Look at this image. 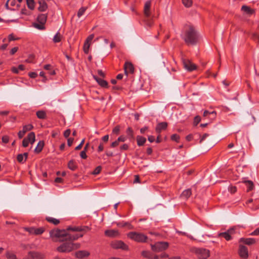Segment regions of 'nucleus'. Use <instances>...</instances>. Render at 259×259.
Returning a JSON list of instances; mask_svg holds the SVG:
<instances>
[{
    "label": "nucleus",
    "instance_id": "nucleus-1",
    "mask_svg": "<svg viewBox=\"0 0 259 259\" xmlns=\"http://www.w3.org/2000/svg\"><path fill=\"white\" fill-rule=\"evenodd\" d=\"M182 37L188 45H196L199 40V35L194 27L191 25H186L183 29Z\"/></svg>",
    "mask_w": 259,
    "mask_h": 259
},
{
    "label": "nucleus",
    "instance_id": "nucleus-2",
    "mask_svg": "<svg viewBox=\"0 0 259 259\" xmlns=\"http://www.w3.org/2000/svg\"><path fill=\"white\" fill-rule=\"evenodd\" d=\"M57 248L60 252H69L80 247L79 243H74L70 241H65Z\"/></svg>",
    "mask_w": 259,
    "mask_h": 259
},
{
    "label": "nucleus",
    "instance_id": "nucleus-3",
    "mask_svg": "<svg viewBox=\"0 0 259 259\" xmlns=\"http://www.w3.org/2000/svg\"><path fill=\"white\" fill-rule=\"evenodd\" d=\"M50 237L54 241H67V233L64 230H52L50 232Z\"/></svg>",
    "mask_w": 259,
    "mask_h": 259
},
{
    "label": "nucleus",
    "instance_id": "nucleus-4",
    "mask_svg": "<svg viewBox=\"0 0 259 259\" xmlns=\"http://www.w3.org/2000/svg\"><path fill=\"white\" fill-rule=\"evenodd\" d=\"M131 239L138 242H145L147 239V237L142 233L136 232H131L127 235Z\"/></svg>",
    "mask_w": 259,
    "mask_h": 259
},
{
    "label": "nucleus",
    "instance_id": "nucleus-5",
    "mask_svg": "<svg viewBox=\"0 0 259 259\" xmlns=\"http://www.w3.org/2000/svg\"><path fill=\"white\" fill-rule=\"evenodd\" d=\"M194 251L199 259H206L209 256V251L206 249L196 248Z\"/></svg>",
    "mask_w": 259,
    "mask_h": 259
},
{
    "label": "nucleus",
    "instance_id": "nucleus-6",
    "mask_svg": "<svg viewBox=\"0 0 259 259\" xmlns=\"http://www.w3.org/2000/svg\"><path fill=\"white\" fill-rule=\"evenodd\" d=\"M168 247V243L166 242H158L151 245L152 249L155 252H160L165 250Z\"/></svg>",
    "mask_w": 259,
    "mask_h": 259
},
{
    "label": "nucleus",
    "instance_id": "nucleus-7",
    "mask_svg": "<svg viewBox=\"0 0 259 259\" xmlns=\"http://www.w3.org/2000/svg\"><path fill=\"white\" fill-rule=\"evenodd\" d=\"M111 246L114 249H121L127 250L128 246L121 240H115L111 242Z\"/></svg>",
    "mask_w": 259,
    "mask_h": 259
},
{
    "label": "nucleus",
    "instance_id": "nucleus-8",
    "mask_svg": "<svg viewBox=\"0 0 259 259\" xmlns=\"http://www.w3.org/2000/svg\"><path fill=\"white\" fill-rule=\"evenodd\" d=\"M44 255L40 253L34 251H30L28 252L26 256L22 259H41L43 258Z\"/></svg>",
    "mask_w": 259,
    "mask_h": 259
},
{
    "label": "nucleus",
    "instance_id": "nucleus-9",
    "mask_svg": "<svg viewBox=\"0 0 259 259\" xmlns=\"http://www.w3.org/2000/svg\"><path fill=\"white\" fill-rule=\"evenodd\" d=\"M238 253L242 259H247L248 257V249L244 245H240L239 246Z\"/></svg>",
    "mask_w": 259,
    "mask_h": 259
},
{
    "label": "nucleus",
    "instance_id": "nucleus-10",
    "mask_svg": "<svg viewBox=\"0 0 259 259\" xmlns=\"http://www.w3.org/2000/svg\"><path fill=\"white\" fill-rule=\"evenodd\" d=\"M183 65L184 68L189 71H193L197 68L196 65L189 60H184Z\"/></svg>",
    "mask_w": 259,
    "mask_h": 259
},
{
    "label": "nucleus",
    "instance_id": "nucleus-11",
    "mask_svg": "<svg viewBox=\"0 0 259 259\" xmlns=\"http://www.w3.org/2000/svg\"><path fill=\"white\" fill-rule=\"evenodd\" d=\"M234 230L233 229H230L226 232L219 233L218 236L220 237H224L226 240L229 241L232 239L231 235L234 233Z\"/></svg>",
    "mask_w": 259,
    "mask_h": 259
},
{
    "label": "nucleus",
    "instance_id": "nucleus-12",
    "mask_svg": "<svg viewBox=\"0 0 259 259\" xmlns=\"http://www.w3.org/2000/svg\"><path fill=\"white\" fill-rule=\"evenodd\" d=\"M124 70L125 74L127 75L128 73L132 74L134 72V67L133 65L128 62L125 63L124 65Z\"/></svg>",
    "mask_w": 259,
    "mask_h": 259
},
{
    "label": "nucleus",
    "instance_id": "nucleus-13",
    "mask_svg": "<svg viewBox=\"0 0 259 259\" xmlns=\"http://www.w3.org/2000/svg\"><path fill=\"white\" fill-rule=\"evenodd\" d=\"M150 7H151V1H147L144 5V12L146 17L148 18L150 16Z\"/></svg>",
    "mask_w": 259,
    "mask_h": 259
},
{
    "label": "nucleus",
    "instance_id": "nucleus-14",
    "mask_svg": "<svg viewBox=\"0 0 259 259\" xmlns=\"http://www.w3.org/2000/svg\"><path fill=\"white\" fill-rule=\"evenodd\" d=\"M167 127V123L166 122H162L157 124L155 131L156 133L159 134L162 130H165Z\"/></svg>",
    "mask_w": 259,
    "mask_h": 259
},
{
    "label": "nucleus",
    "instance_id": "nucleus-15",
    "mask_svg": "<svg viewBox=\"0 0 259 259\" xmlns=\"http://www.w3.org/2000/svg\"><path fill=\"white\" fill-rule=\"evenodd\" d=\"M105 234L109 237H116L119 235V232L116 230H107L105 231Z\"/></svg>",
    "mask_w": 259,
    "mask_h": 259
},
{
    "label": "nucleus",
    "instance_id": "nucleus-16",
    "mask_svg": "<svg viewBox=\"0 0 259 259\" xmlns=\"http://www.w3.org/2000/svg\"><path fill=\"white\" fill-rule=\"evenodd\" d=\"M242 182L244 183L247 187V192L252 190L254 188V184L252 181L250 180H246L245 179H243Z\"/></svg>",
    "mask_w": 259,
    "mask_h": 259
},
{
    "label": "nucleus",
    "instance_id": "nucleus-17",
    "mask_svg": "<svg viewBox=\"0 0 259 259\" xmlns=\"http://www.w3.org/2000/svg\"><path fill=\"white\" fill-rule=\"evenodd\" d=\"M83 236V234H72L70 233H67V241H70L71 242H73L74 240H77L79 237H82Z\"/></svg>",
    "mask_w": 259,
    "mask_h": 259
},
{
    "label": "nucleus",
    "instance_id": "nucleus-18",
    "mask_svg": "<svg viewBox=\"0 0 259 259\" xmlns=\"http://www.w3.org/2000/svg\"><path fill=\"white\" fill-rule=\"evenodd\" d=\"M89 254V252L86 250H79L75 253L76 257L78 258H82L88 256Z\"/></svg>",
    "mask_w": 259,
    "mask_h": 259
},
{
    "label": "nucleus",
    "instance_id": "nucleus-19",
    "mask_svg": "<svg viewBox=\"0 0 259 259\" xmlns=\"http://www.w3.org/2000/svg\"><path fill=\"white\" fill-rule=\"evenodd\" d=\"M240 242H243L246 245H250L254 244L256 242V241L254 238H241L240 239Z\"/></svg>",
    "mask_w": 259,
    "mask_h": 259
},
{
    "label": "nucleus",
    "instance_id": "nucleus-20",
    "mask_svg": "<svg viewBox=\"0 0 259 259\" xmlns=\"http://www.w3.org/2000/svg\"><path fill=\"white\" fill-rule=\"evenodd\" d=\"M39 7L38 10L40 12H44L48 9V5L44 0H38Z\"/></svg>",
    "mask_w": 259,
    "mask_h": 259
},
{
    "label": "nucleus",
    "instance_id": "nucleus-21",
    "mask_svg": "<svg viewBox=\"0 0 259 259\" xmlns=\"http://www.w3.org/2000/svg\"><path fill=\"white\" fill-rule=\"evenodd\" d=\"M94 79L97 81L98 84L102 87L106 88L108 86V82L101 78H98L96 76H94Z\"/></svg>",
    "mask_w": 259,
    "mask_h": 259
},
{
    "label": "nucleus",
    "instance_id": "nucleus-22",
    "mask_svg": "<svg viewBox=\"0 0 259 259\" xmlns=\"http://www.w3.org/2000/svg\"><path fill=\"white\" fill-rule=\"evenodd\" d=\"M241 11L248 15H252L254 13V11L247 6H242Z\"/></svg>",
    "mask_w": 259,
    "mask_h": 259
},
{
    "label": "nucleus",
    "instance_id": "nucleus-23",
    "mask_svg": "<svg viewBox=\"0 0 259 259\" xmlns=\"http://www.w3.org/2000/svg\"><path fill=\"white\" fill-rule=\"evenodd\" d=\"M47 19V15L45 14H39L37 17V22L42 24H45Z\"/></svg>",
    "mask_w": 259,
    "mask_h": 259
},
{
    "label": "nucleus",
    "instance_id": "nucleus-24",
    "mask_svg": "<svg viewBox=\"0 0 259 259\" xmlns=\"http://www.w3.org/2000/svg\"><path fill=\"white\" fill-rule=\"evenodd\" d=\"M36 115L38 118L40 119H45L47 118V113L44 110H39L36 113Z\"/></svg>",
    "mask_w": 259,
    "mask_h": 259
},
{
    "label": "nucleus",
    "instance_id": "nucleus-25",
    "mask_svg": "<svg viewBox=\"0 0 259 259\" xmlns=\"http://www.w3.org/2000/svg\"><path fill=\"white\" fill-rule=\"evenodd\" d=\"M44 145L45 143L44 141H40L34 149L35 152L36 153H40L42 151Z\"/></svg>",
    "mask_w": 259,
    "mask_h": 259
},
{
    "label": "nucleus",
    "instance_id": "nucleus-26",
    "mask_svg": "<svg viewBox=\"0 0 259 259\" xmlns=\"http://www.w3.org/2000/svg\"><path fill=\"white\" fill-rule=\"evenodd\" d=\"M215 116L216 113L214 111L209 112L207 110H205L203 112V116L209 118H214L215 117Z\"/></svg>",
    "mask_w": 259,
    "mask_h": 259
},
{
    "label": "nucleus",
    "instance_id": "nucleus-27",
    "mask_svg": "<svg viewBox=\"0 0 259 259\" xmlns=\"http://www.w3.org/2000/svg\"><path fill=\"white\" fill-rule=\"evenodd\" d=\"M26 139H28V141L29 143H30V144H33L35 140V136L34 133L31 132L29 133L26 137Z\"/></svg>",
    "mask_w": 259,
    "mask_h": 259
},
{
    "label": "nucleus",
    "instance_id": "nucleus-28",
    "mask_svg": "<svg viewBox=\"0 0 259 259\" xmlns=\"http://www.w3.org/2000/svg\"><path fill=\"white\" fill-rule=\"evenodd\" d=\"M137 144L139 146H143L146 141V139L142 136L137 137Z\"/></svg>",
    "mask_w": 259,
    "mask_h": 259
},
{
    "label": "nucleus",
    "instance_id": "nucleus-29",
    "mask_svg": "<svg viewBox=\"0 0 259 259\" xmlns=\"http://www.w3.org/2000/svg\"><path fill=\"white\" fill-rule=\"evenodd\" d=\"M192 194L191 190L190 189H188L184 190L182 194L181 197L184 198L185 199H188Z\"/></svg>",
    "mask_w": 259,
    "mask_h": 259
},
{
    "label": "nucleus",
    "instance_id": "nucleus-30",
    "mask_svg": "<svg viewBox=\"0 0 259 259\" xmlns=\"http://www.w3.org/2000/svg\"><path fill=\"white\" fill-rule=\"evenodd\" d=\"M68 167L72 170H75L77 168L76 163L73 160H71L68 162Z\"/></svg>",
    "mask_w": 259,
    "mask_h": 259
},
{
    "label": "nucleus",
    "instance_id": "nucleus-31",
    "mask_svg": "<svg viewBox=\"0 0 259 259\" xmlns=\"http://www.w3.org/2000/svg\"><path fill=\"white\" fill-rule=\"evenodd\" d=\"M46 220L48 222L52 223L55 225H57L58 224H59L60 223V221L58 219H55V218H54L52 217H47Z\"/></svg>",
    "mask_w": 259,
    "mask_h": 259
},
{
    "label": "nucleus",
    "instance_id": "nucleus-32",
    "mask_svg": "<svg viewBox=\"0 0 259 259\" xmlns=\"http://www.w3.org/2000/svg\"><path fill=\"white\" fill-rule=\"evenodd\" d=\"M6 256L7 259H18L16 255L10 251H7L6 252Z\"/></svg>",
    "mask_w": 259,
    "mask_h": 259
},
{
    "label": "nucleus",
    "instance_id": "nucleus-33",
    "mask_svg": "<svg viewBox=\"0 0 259 259\" xmlns=\"http://www.w3.org/2000/svg\"><path fill=\"white\" fill-rule=\"evenodd\" d=\"M53 41L55 43L59 42L61 40V35L58 32L53 38Z\"/></svg>",
    "mask_w": 259,
    "mask_h": 259
},
{
    "label": "nucleus",
    "instance_id": "nucleus-34",
    "mask_svg": "<svg viewBox=\"0 0 259 259\" xmlns=\"http://www.w3.org/2000/svg\"><path fill=\"white\" fill-rule=\"evenodd\" d=\"M33 26L39 30H43L45 28V24L40 23H33Z\"/></svg>",
    "mask_w": 259,
    "mask_h": 259
},
{
    "label": "nucleus",
    "instance_id": "nucleus-35",
    "mask_svg": "<svg viewBox=\"0 0 259 259\" xmlns=\"http://www.w3.org/2000/svg\"><path fill=\"white\" fill-rule=\"evenodd\" d=\"M45 229L42 227L35 228H34V235H40L44 233Z\"/></svg>",
    "mask_w": 259,
    "mask_h": 259
},
{
    "label": "nucleus",
    "instance_id": "nucleus-36",
    "mask_svg": "<svg viewBox=\"0 0 259 259\" xmlns=\"http://www.w3.org/2000/svg\"><path fill=\"white\" fill-rule=\"evenodd\" d=\"M90 46V43L85 41L83 45V51L85 54H88L89 52V48Z\"/></svg>",
    "mask_w": 259,
    "mask_h": 259
},
{
    "label": "nucleus",
    "instance_id": "nucleus-37",
    "mask_svg": "<svg viewBox=\"0 0 259 259\" xmlns=\"http://www.w3.org/2000/svg\"><path fill=\"white\" fill-rule=\"evenodd\" d=\"M68 231H72L74 232H81V230L80 229V226H75V227H69L67 229Z\"/></svg>",
    "mask_w": 259,
    "mask_h": 259
},
{
    "label": "nucleus",
    "instance_id": "nucleus-38",
    "mask_svg": "<svg viewBox=\"0 0 259 259\" xmlns=\"http://www.w3.org/2000/svg\"><path fill=\"white\" fill-rule=\"evenodd\" d=\"M33 128V126L31 124H29L25 125L23 126L22 131H24L25 133H26L27 132L32 130Z\"/></svg>",
    "mask_w": 259,
    "mask_h": 259
},
{
    "label": "nucleus",
    "instance_id": "nucleus-39",
    "mask_svg": "<svg viewBox=\"0 0 259 259\" xmlns=\"http://www.w3.org/2000/svg\"><path fill=\"white\" fill-rule=\"evenodd\" d=\"M87 8V7H81L80 8L78 12H77V16L78 18H80L81 16L83 15L85 11H86Z\"/></svg>",
    "mask_w": 259,
    "mask_h": 259
},
{
    "label": "nucleus",
    "instance_id": "nucleus-40",
    "mask_svg": "<svg viewBox=\"0 0 259 259\" xmlns=\"http://www.w3.org/2000/svg\"><path fill=\"white\" fill-rule=\"evenodd\" d=\"M28 7L30 10H33L34 8V0H26Z\"/></svg>",
    "mask_w": 259,
    "mask_h": 259
},
{
    "label": "nucleus",
    "instance_id": "nucleus-41",
    "mask_svg": "<svg viewBox=\"0 0 259 259\" xmlns=\"http://www.w3.org/2000/svg\"><path fill=\"white\" fill-rule=\"evenodd\" d=\"M182 3L187 8L190 7L192 5V0H182Z\"/></svg>",
    "mask_w": 259,
    "mask_h": 259
},
{
    "label": "nucleus",
    "instance_id": "nucleus-42",
    "mask_svg": "<svg viewBox=\"0 0 259 259\" xmlns=\"http://www.w3.org/2000/svg\"><path fill=\"white\" fill-rule=\"evenodd\" d=\"M101 169L102 167L101 166H98L94 169L92 174L95 175H98L101 172Z\"/></svg>",
    "mask_w": 259,
    "mask_h": 259
},
{
    "label": "nucleus",
    "instance_id": "nucleus-43",
    "mask_svg": "<svg viewBox=\"0 0 259 259\" xmlns=\"http://www.w3.org/2000/svg\"><path fill=\"white\" fill-rule=\"evenodd\" d=\"M24 229L29 232L30 234H34V227H26Z\"/></svg>",
    "mask_w": 259,
    "mask_h": 259
},
{
    "label": "nucleus",
    "instance_id": "nucleus-44",
    "mask_svg": "<svg viewBox=\"0 0 259 259\" xmlns=\"http://www.w3.org/2000/svg\"><path fill=\"white\" fill-rule=\"evenodd\" d=\"M171 139L177 142H178L180 140V136L177 134H173L171 136Z\"/></svg>",
    "mask_w": 259,
    "mask_h": 259
},
{
    "label": "nucleus",
    "instance_id": "nucleus-45",
    "mask_svg": "<svg viewBox=\"0 0 259 259\" xmlns=\"http://www.w3.org/2000/svg\"><path fill=\"white\" fill-rule=\"evenodd\" d=\"M17 159L19 162H23L24 161V155L22 154H19L17 155Z\"/></svg>",
    "mask_w": 259,
    "mask_h": 259
},
{
    "label": "nucleus",
    "instance_id": "nucleus-46",
    "mask_svg": "<svg viewBox=\"0 0 259 259\" xmlns=\"http://www.w3.org/2000/svg\"><path fill=\"white\" fill-rule=\"evenodd\" d=\"M126 133L131 138H133V131L131 127H129L127 128Z\"/></svg>",
    "mask_w": 259,
    "mask_h": 259
},
{
    "label": "nucleus",
    "instance_id": "nucleus-47",
    "mask_svg": "<svg viewBox=\"0 0 259 259\" xmlns=\"http://www.w3.org/2000/svg\"><path fill=\"white\" fill-rule=\"evenodd\" d=\"M120 131V127L118 125L116 126L112 130V133L113 134H115L116 135H118Z\"/></svg>",
    "mask_w": 259,
    "mask_h": 259
},
{
    "label": "nucleus",
    "instance_id": "nucleus-48",
    "mask_svg": "<svg viewBox=\"0 0 259 259\" xmlns=\"http://www.w3.org/2000/svg\"><path fill=\"white\" fill-rule=\"evenodd\" d=\"M18 38H16L15 37L13 34H10L8 36V39L9 41L15 40L18 39Z\"/></svg>",
    "mask_w": 259,
    "mask_h": 259
},
{
    "label": "nucleus",
    "instance_id": "nucleus-49",
    "mask_svg": "<svg viewBox=\"0 0 259 259\" xmlns=\"http://www.w3.org/2000/svg\"><path fill=\"white\" fill-rule=\"evenodd\" d=\"M29 142L26 138H25L22 141V146L24 147H27L28 146Z\"/></svg>",
    "mask_w": 259,
    "mask_h": 259
},
{
    "label": "nucleus",
    "instance_id": "nucleus-50",
    "mask_svg": "<svg viewBox=\"0 0 259 259\" xmlns=\"http://www.w3.org/2000/svg\"><path fill=\"white\" fill-rule=\"evenodd\" d=\"M2 142L5 144H7L9 141V137L8 136H4L2 137Z\"/></svg>",
    "mask_w": 259,
    "mask_h": 259
},
{
    "label": "nucleus",
    "instance_id": "nucleus-51",
    "mask_svg": "<svg viewBox=\"0 0 259 259\" xmlns=\"http://www.w3.org/2000/svg\"><path fill=\"white\" fill-rule=\"evenodd\" d=\"M81 232H87L91 230V228L88 226H80Z\"/></svg>",
    "mask_w": 259,
    "mask_h": 259
},
{
    "label": "nucleus",
    "instance_id": "nucleus-52",
    "mask_svg": "<svg viewBox=\"0 0 259 259\" xmlns=\"http://www.w3.org/2000/svg\"><path fill=\"white\" fill-rule=\"evenodd\" d=\"M145 22H146V24L147 26L151 27L152 25L153 22H152V20L149 19V17H148V18L146 17Z\"/></svg>",
    "mask_w": 259,
    "mask_h": 259
},
{
    "label": "nucleus",
    "instance_id": "nucleus-53",
    "mask_svg": "<svg viewBox=\"0 0 259 259\" xmlns=\"http://www.w3.org/2000/svg\"><path fill=\"white\" fill-rule=\"evenodd\" d=\"M229 191L231 193H234L237 191V188L235 186H231L229 187Z\"/></svg>",
    "mask_w": 259,
    "mask_h": 259
},
{
    "label": "nucleus",
    "instance_id": "nucleus-54",
    "mask_svg": "<svg viewBox=\"0 0 259 259\" xmlns=\"http://www.w3.org/2000/svg\"><path fill=\"white\" fill-rule=\"evenodd\" d=\"M18 50V47H14L11 50L10 53L11 55H13L17 52Z\"/></svg>",
    "mask_w": 259,
    "mask_h": 259
},
{
    "label": "nucleus",
    "instance_id": "nucleus-55",
    "mask_svg": "<svg viewBox=\"0 0 259 259\" xmlns=\"http://www.w3.org/2000/svg\"><path fill=\"white\" fill-rule=\"evenodd\" d=\"M259 234V227L256 228L253 232L250 233V235L257 236Z\"/></svg>",
    "mask_w": 259,
    "mask_h": 259
},
{
    "label": "nucleus",
    "instance_id": "nucleus-56",
    "mask_svg": "<svg viewBox=\"0 0 259 259\" xmlns=\"http://www.w3.org/2000/svg\"><path fill=\"white\" fill-rule=\"evenodd\" d=\"M71 131L70 129L66 130L64 133V136L65 138H68L70 135Z\"/></svg>",
    "mask_w": 259,
    "mask_h": 259
},
{
    "label": "nucleus",
    "instance_id": "nucleus-57",
    "mask_svg": "<svg viewBox=\"0 0 259 259\" xmlns=\"http://www.w3.org/2000/svg\"><path fill=\"white\" fill-rule=\"evenodd\" d=\"M80 157L83 159H86L87 158V155L86 154L85 151L83 150L80 153Z\"/></svg>",
    "mask_w": 259,
    "mask_h": 259
},
{
    "label": "nucleus",
    "instance_id": "nucleus-58",
    "mask_svg": "<svg viewBox=\"0 0 259 259\" xmlns=\"http://www.w3.org/2000/svg\"><path fill=\"white\" fill-rule=\"evenodd\" d=\"M94 34H91L85 40V41L87 42H88L89 43H90V42L93 40V39L94 38Z\"/></svg>",
    "mask_w": 259,
    "mask_h": 259
},
{
    "label": "nucleus",
    "instance_id": "nucleus-59",
    "mask_svg": "<svg viewBox=\"0 0 259 259\" xmlns=\"http://www.w3.org/2000/svg\"><path fill=\"white\" fill-rule=\"evenodd\" d=\"M25 132L24 131H23L22 130V131H20L18 133V137L19 139H21L23 137V136H24L25 135Z\"/></svg>",
    "mask_w": 259,
    "mask_h": 259
},
{
    "label": "nucleus",
    "instance_id": "nucleus-60",
    "mask_svg": "<svg viewBox=\"0 0 259 259\" xmlns=\"http://www.w3.org/2000/svg\"><path fill=\"white\" fill-rule=\"evenodd\" d=\"M74 139L72 138H68L67 140V145L68 146H71L73 142Z\"/></svg>",
    "mask_w": 259,
    "mask_h": 259
},
{
    "label": "nucleus",
    "instance_id": "nucleus-61",
    "mask_svg": "<svg viewBox=\"0 0 259 259\" xmlns=\"http://www.w3.org/2000/svg\"><path fill=\"white\" fill-rule=\"evenodd\" d=\"M201 120V118L199 116H196L194 118V123L197 125Z\"/></svg>",
    "mask_w": 259,
    "mask_h": 259
},
{
    "label": "nucleus",
    "instance_id": "nucleus-62",
    "mask_svg": "<svg viewBox=\"0 0 259 259\" xmlns=\"http://www.w3.org/2000/svg\"><path fill=\"white\" fill-rule=\"evenodd\" d=\"M128 146L127 144H123L120 147V149L121 150H126L128 149Z\"/></svg>",
    "mask_w": 259,
    "mask_h": 259
},
{
    "label": "nucleus",
    "instance_id": "nucleus-63",
    "mask_svg": "<svg viewBox=\"0 0 259 259\" xmlns=\"http://www.w3.org/2000/svg\"><path fill=\"white\" fill-rule=\"evenodd\" d=\"M208 134H204L200 138V141H199V143H201L202 142V141L203 140H204L208 136Z\"/></svg>",
    "mask_w": 259,
    "mask_h": 259
},
{
    "label": "nucleus",
    "instance_id": "nucleus-64",
    "mask_svg": "<svg viewBox=\"0 0 259 259\" xmlns=\"http://www.w3.org/2000/svg\"><path fill=\"white\" fill-rule=\"evenodd\" d=\"M37 74L34 72H31L29 73V76L32 78H34L37 76Z\"/></svg>",
    "mask_w": 259,
    "mask_h": 259
}]
</instances>
